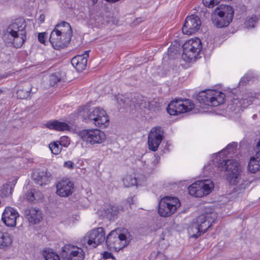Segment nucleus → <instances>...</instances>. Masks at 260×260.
I'll return each instance as SVG.
<instances>
[{"instance_id":"f03ea898","label":"nucleus","mask_w":260,"mask_h":260,"mask_svg":"<svg viewBox=\"0 0 260 260\" xmlns=\"http://www.w3.org/2000/svg\"><path fill=\"white\" fill-rule=\"evenodd\" d=\"M217 214L213 209L206 207L204 213L199 216L188 229L192 237L197 238L205 233L214 222Z\"/></svg>"},{"instance_id":"2eb2a0df","label":"nucleus","mask_w":260,"mask_h":260,"mask_svg":"<svg viewBox=\"0 0 260 260\" xmlns=\"http://www.w3.org/2000/svg\"><path fill=\"white\" fill-rule=\"evenodd\" d=\"M164 137V131L160 127H153L150 131L148 138V145L150 150L156 151Z\"/></svg>"},{"instance_id":"20e7f679","label":"nucleus","mask_w":260,"mask_h":260,"mask_svg":"<svg viewBox=\"0 0 260 260\" xmlns=\"http://www.w3.org/2000/svg\"><path fill=\"white\" fill-rule=\"evenodd\" d=\"M217 164L220 171L225 172L224 175L231 183H235L239 174V164L235 159H226L225 157H221V153L216 155L213 160Z\"/></svg>"},{"instance_id":"393cba45","label":"nucleus","mask_w":260,"mask_h":260,"mask_svg":"<svg viewBox=\"0 0 260 260\" xmlns=\"http://www.w3.org/2000/svg\"><path fill=\"white\" fill-rule=\"evenodd\" d=\"M13 242L11 235L7 232L0 231V249H7Z\"/></svg>"},{"instance_id":"7c9ffc66","label":"nucleus","mask_w":260,"mask_h":260,"mask_svg":"<svg viewBox=\"0 0 260 260\" xmlns=\"http://www.w3.org/2000/svg\"><path fill=\"white\" fill-rule=\"evenodd\" d=\"M31 90V88H28L27 89H19L16 92L17 97L20 99H27V98L29 97Z\"/></svg>"},{"instance_id":"7ed1b4c3","label":"nucleus","mask_w":260,"mask_h":260,"mask_svg":"<svg viewBox=\"0 0 260 260\" xmlns=\"http://www.w3.org/2000/svg\"><path fill=\"white\" fill-rule=\"evenodd\" d=\"M72 36V30L70 24L62 21L56 25L51 32L49 41L55 49L64 48L70 42Z\"/></svg>"},{"instance_id":"423d86ee","label":"nucleus","mask_w":260,"mask_h":260,"mask_svg":"<svg viewBox=\"0 0 260 260\" xmlns=\"http://www.w3.org/2000/svg\"><path fill=\"white\" fill-rule=\"evenodd\" d=\"M234 12L231 6L220 5L215 9L212 15L213 24L218 28L228 26L233 19Z\"/></svg>"},{"instance_id":"f8f14e48","label":"nucleus","mask_w":260,"mask_h":260,"mask_svg":"<svg viewBox=\"0 0 260 260\" xmlns=\"http://www.w3.org/2000/svg\"><path fill=\"white\" fill-rule=\"evenodd\" d=\"M105 240V233L104 229L99 227L86 233L82 240L83 244L92 248H95L98 245Z\"/></svg>"},{"instance_id":"58836bf2","label":"nucleus","mask_w":260,"mask_h":260,"mask_svg":"<svg viewBox=\"0 0 260 260\" xmlns=\"http://www.w3.org/2000/svg\"><path fill=\"white\" fill-rule=\"evenodd\" d=\"M235 148H236V145H235V144L234 143L229 144L226 146V149L225 150H224V149L222 150V152H220V153H221V157H223L222 156V155H223V153L224 154L225 151H228V154H230L231 153H233L234 152V151L235 149Z\"/></svg>"},{"instance_id":"f3484780","label":"nucleus","mask_w":260,"mask_h":260,"mask_svg":"<svg viewBox=\"0 0 260 260\" xmlns=\"http://www.w3.org/2000/svg\"><path fill=\"white\" fill-rule=\"evenodd\" d=\"M62 251L63 256L66 255L68 260H83L84 258L83 249L74 245H66L62 247Z\"/></svg>"},{"instance_id":"c756f323","label":"nucleus","mask_w":260,"mask_h":260,"mask_svg":"<svg viewBox=\"0 0 260 260\" xmlns=\"http://www.w3.org/2000/svg\"><path fill=\"white\" fill-rule=\"evenodd\" d=\"M123 184L126 187L137 185V180L136 178L132 175H127L123 180Z\"/></svg>"},{"instance_id":"5701e85b","label":"nucleus","mask_w":260,"mask_h":260,"mask_svg":"<svg viewBox=\"0 0 260 260\" xmlns=\"http://www.w3.org/2000/svg\"><path fill=\"white\" fill-rule=\"evenodd\" d=\"M89 51H86L84 54L77 55L72 58L71 63L78 72H81L85 69Z\"/></svg>"},{"instance_id":"412c9836","label":"nucleus","mask_w":260,"mask_h":260,"mask_svg":"<svg viewBox=\"0 0 260 260\" xmlns=\"http://www.w3.org/2000/svg\"><path fill=\"white\" fill-rule=\"evenodd\" d=\"M255 99V93L253 92H246L242 95L240 99H234L233 104L237 108H245L252 104Z\"/></svg>"},{"instance_id":"8fccbe9b","label":"nucleus","mask_w":260,"mask_h":260,"mask_svg":"<svg viewBox=\"0 0 260 260\" xmlns=\"http://www.w3.org/2000/svg\"><path fill=\"white\" fill-rule=\"evenodd\" d=\"M117 100H118V103L122 102V99H120V100L119 101V99H118Z\"/></svg>"},{"instance_id":"c85d7f7f","label":"nucleus","mask_w":260,"mask_h":260,"mask_svg":"<svg viewBox=\"0 0 260 260\" xmlns=\"http://www.w3.org/2000/svg\"><path fill=\"white\" fill-rule=\"evenodd\" d=\"M43 256L46 260H60L59 256L52 249H45L43 251Z\"/></svg>"},{"instance_id":"de8ad7c7","label":"nucleus","mask_w":260,"mask_h":260,"mask_svg":"<svg viewBox=\"0 0 260 260\" xmlns=\"http://www.w3.org/2000/svg\"><path fill=\"white\" fill-rule=\"evenodd\" d=\"M107 2H110V3H115L116 2L118 1L119 0H106Z\"/></svg>"},{"instance_id":"a211bd4d","label":"nucleus","mask_w":260,"mask_h":260,"mask_svg":"<svg viewBox=\"0 0 260 260\" xmlns=\"http://www.w3.org/2000/svg\"><path fill=\"white\" fill-rule=\"evenodd\" d=\"M56 194L61 197H67L74 191V183L69 179H66L58 181L56 184Z\"/></svg>"},{"instance_id":"6ab92c4d","label":"nucleus","mask_w":260,"mask_h":260,"mask_svg":"<svg viewBox=\"0 0 260 260\" xmlns=\"http://www.w3.org/2000/svg\"><path fill=\"white\" fill-rule=\"evenodd\" d=\"M19 216L18 212L15 209L7 207L3 213L2 220L7 226L14 227L16 226V220Z\"/></svg>"},{"instance_id":"e433bc0d","label":"nucleus","mask_w":260,"mask_h":260,"mask_svg":"<svg viewBox=\"0 0 260 260\" xmlns=\"http://www.w3.org/2000/svg\"><path fill=\"white\" fill-rule=\"evenodd\" d=\"M220 0H203V3L206 7L213 8L219 4Z\"/></svg>"},{"instance_id":"6e6552de","label":"nucleus","mask_w":260,"mask_h":260,"mask_svg":"<svg viewBox=\"0 0 260 260\" xmlns=\"http://www.w3.org/2000/svg\"><path fill=\"white\" fill-rule=\"evenodd\" d=\"M214 188V184L210 179L199 180L190 185L188 190L191 196L201 198L208 195Z\"/></svg>"},{"instance_id":"4be33fe9","label":"nucleus","mask_w":260,"mask_h":260,"mask_svg":"<svg viewBox=\"0 0 260 260\" xmlns=\"http://www.w3.org/2000/svg\"><path fill=\"white\" fill-rule=\"evenodd\" d=\"M24 215L28 221L32 224L39 223L42 219L41 211L34 208L25 209Z\"/></svg>"},{"instance_id":"bb28decb","label":"nucleus","mask_w":260,"mask_h":260,"mask_svg":"<svg viewBox=\"0 0 260 260\" xmlns=\"http://www.w3.org/2000/svg\"><path fill=\"white\" fill-rule=\"evenodd\" d=\"M248 170L252 173H255L260 170V157L258 156L251 157L248 165Z\"/></svg>"},{"instance_id":"a18cd8bd","label":"nucleus","mask_w":260,"mask_h":260,"mask_svg":"<svg viewBox=\"0 0 260 260\" xmlns=\"http://www.w3.org/2000/svg\"><path fill=\"white\" fill-rule=\"evenodd\" d=\"M247 81H248V80L246 79V77L244 76V77H243V78H241V79L240 80V83L241 84V83H243V82H246Z\"/></svg>"},{"instance_id":"c03bdc74","label":"nucleus","mask_w":260,"mask_h":260,"mask_svg":"<svg viewBox=\"0 0 260 260\" xmlns=\"http://www.w3.org/2000/svg\"><path fill=\"white\" fill-rule=\"evenodd\" d=\"M38 20L41 23H43L45 20V15L44 14L40 15Z\"/></svg>"},{"instance_id":"cd10ccee","label":"nucleus","mask_w":260,"mask_h":260,"mask_svg":"<svg viewBox=\"0 0 260 260\" xmlns=\"http://www.w3.org/2000/svg\"><path fill=\"white\" fill-rule=\"evenodd\" d=\"M43 194L36 189L29 190L26 194V199L29 202H38L43 198Z\"/></svg>"},{"instance_id":"f257e3e1","label":"nucleus","mask_w":260,"mask_h":260,"mask_svg":"<svg viewBox=\"0 0 260 260\" xmlns=\"http://www.w3.org/2000/svg\"><path fill=\"white\" fill-rule=\"evenodd\" d=\"M26 23L24 19L14 20L4 31L3 39L6 43L13 44L16 48L22 46L26 37Z\"/></svg>"},{"instance_id":"dca6fc26","label":"nucleus","mask_w":260,"mask_h":260,"mask_svg":"<svg viewBox=\"0 0 260 260\" xmlns=\"http://www.w3.org/2000/svg\"><path fill=\"white\" fill-rule=\"evenodd\" d=\"M201 24L199 17L197 15H191L186 18L182 27V32L187 35L193 34L199 29Z\"/></svg>"},{"instance_id":"a19ab883","label":"nucleus","mask_w":260,"mask_h":260,"mask_svg":"<svg viewBox=\"0 0 260 260\" xmlns=\"http://www.w3.org/2000/svg\"><path fill=\"white\" fill-rule=\"evenodd\" d=\"M38 38L39 42L42 44H45L46 39L47 38V33L40 32L38 34Z\"/></svg>"},{"instance_id":"473e14b6","label":"nucleus","mask_w":260,"mask_h":260,"mask_svg":"<svg viewBox=\"0 0 260 260\" xmlns=\"http://www.w3.org/2000/svg\"><path fill=\"white\" fill-rule=\"evenodd\" d=\"M156 159L155 158H153V160L148 159L147 161H145V163L146 164L145 165L146 167H145L146 171L148 172L152 171L156 166Z\"/></svg>"},{"instance_id":"9b49d317","label":"nucleus","mask_w":260,"mask_h":260,"mask_svg":"<svg viewBox=\"0 0 260 260\" xmlns=\"http://www.w3.org/2000/svg\"><path fill=\"white\" fill-rule=\"evenodd\" d=\"M202 48L201 41L199 38H195L187 41L183 46V58L185 60L196 59Z\"/></svg>"},{"instance_id":"c9c22d12","label":"nucleus","mask_w":260,"mask_h":260,"mask_svg":"<svg viewBox=\"0 0 260 260\" xmlns=\"http://www.w3.org/2000/svg\"><path fill=\"white\" fill-rule=\"evenodd\" d=\"M60 80V77L58 73H55L50 76V85L51 86H54Z\"/></svg>"},{"instance_id":"4468645a","label":"nucleus","mask_w":260,"mask_h":260,"mask_svg":"<svg viewBox=\"0 0 260 260\" xmlns=\"http://www.w3.org/2000/svg\"><path fill=\"white\" fill-rule=\"evenodd\" d=\"M81 138L91 145L101 144L106 139L104 132L98 129H84L80 133Z\"/></svg>"},{"instance_id":"9d476101","label":"nucleus","mask_w":260,"mask_h":260,"mask_svg":"<svg viewBox=\"0 0 260 260\" xmlns=\"http://www.w3.org/2000/svg\"><path fill=\"white\" fill-rule=\"evenodd\" d=\"M194 108L193 102L189 99H178L173 100L167 108L168 113L171 115L188 112Z\"/></svg>"},{"instance_id":"37998d69","label":"nucleus","mask_w":260,"mask_h":260,"mask_svg":"<svg viewBox=\"0 0 260 260\" xmlns=\"http://www.w3.org/2000/svg\"><path fill=\"white\" fill-rule=\"evenodd\" d=\"M64 166L69 169H72L74 166V163L71 161H66L64 163Z\"/></svg>"},{"instance_id":"b1692460","label":"nucleus","mask_w":260,"mask_h":260,"mask_svg":"<svg viewBox=\"0 0 260 260\" xmlns=\"http://www.w3.org/2000/svg\"><path fill=\"white\" fill-rule=\"evenodd\" d=\"M118 212V208L111 205H107L103 209L98 211V213L100 215L110 219L117 215Z\"/></svg>"},{"instance_id":"09e8293b","label":"nucleus","mask_w":260,"mask_h":260,"mask_svg":"<svg viewBox=\"0 0 260 260\" xmlns=\"http://www.w3.org/2000/svg\"><path fill=\"white\" fill-rule=\"evenodd\" d=\"M93 5L97 3L98 0H91Z\"/></svg>"},{"instance_id":"0eeeda50","label":"nucleus","mask_w":260,"mask_h":260,"mask_svg":"<svg viewBox=\"0 0 260 260\" xmlns=\"http://www.w3.org/2000/svg\"><path fill=\"white\" fill-rule=\"evenodd\" d=\"M225 94L220 91L208 89L202 91L197 95V100L201 104L217 107L224 103Z\"/></svg>"},{"instance_id":"a878e982","label":"nucleus","mask_w":260,"mask_h":260,"mask_svg":"<svg viewBox=\"0 0 260 260\" xmlns=\"http://www.w3.org/2000/svg\"><path fill=\"white\" fill-rule=\"evenodd\" d=\"M46 125L50 129H55L57 131H68L70 128V126L67 123L57 120L48 121L46 124Z\"/></svg>"},{"instance_id":"2f4dec72","label":"nucleus","mask_w":260,"mask_h":260,"mask_svg":"<svg viewBox=\"0 0 260 260\" xmlns=\"http://www.w3.org/2000/svg\"><path fill=\"white\" fill-rule=\"evenodd\" d=\"M49 148L52 153L55 155L59 154L61 150V147L59 146V144L57 142L50 143L49 144Z\"/></svg>"},{"instance_id":"1a4fd4ad","label":"nucleus","mask_w":260,"mask_h":260,"mask_svg":"<svg viewBox=\"0 0 260 260\" xmlns=\"http://www.w3.org/2000/svg\"><path fill=\"white\" fill-rule=\"evenodd\" d=\"M180 206V203L178 198L165 197L159 201L158 212L162 217H168L174 213Z\"/></svg>"},{"instance_id":"39448f33","label":"nucleus","mask_w":260,"mask_h":260,"mask_svg":"<svg viewBox=\"0 0 260 260\" xmlns=\"http://www.w3.org/2000/svg\"><path fill=\"white\" fill-rule=\"evenodd\" d=\"M79 115L87 122L97 127H106L109 124V118L106 111L100 107L95 108L91 111H88V108L84 107L79 111Z\"/></svg>"},{"instance_id":"aec40b11","label":"nucleus","mask_w":260,"mask_h":260,"mask_svg":"<svg viewBox=\"0 0 260 260\" xmlns=\"http://www.w3.org/2000/svg\"><path fill=\"white\" fill-rule=\"evenodd\" d=\"M32 178L36 184L40 186L48 184L52 179L51 175L46 170H36L32 174Z\"/></svg>"},{"instance_id":"ddd939ff","label":"nucleus","mask_w":260,"mask_h":260,"mask_svg":"<svg viewBox=\"0 0 260 260\" xmlns=\"http://www.w3.org/2000/svg\"><path fill=\"white\" fill-rule=\"evenodd\" d=\"M106 242L109 249L118 251L127 245L126 237L124 234L118 235L113 231L107 236Z\"/></svg>"},{"instance_id":"72a5a7b5","label":"nucleus","mask_w":260,"mask_h":260,"mask_svg":"<svg viewBox=\"0 0 260 260\" xmlns=\"http://www.w3.org/2000/svg\"><path fill=\"white\" fill-rule=\"evenodd\" d=\"M13 189V186L12 185H10L9 184H6L4 185L2 189V193L5 196H9L12 194Z\"/></svg>"},{"instance_id":"f704fd0d","label":"nucleus","mask_w":260,"mask_h":260,"mask_svg":"<svg viewBox=\"0 0 260 260\" xmlns=\"http://www.w3.org/2000/svg\"><path fill=\"white\" fill-rule=\"evenodd\" d=\"M257 21V18L255 16L249 18L245 21V25L247 28H253Z\"/></svg>"},{"instance_id":"4c0bfd02","label":"nucleus","mask_w":260,"mask_h":260,"mask_svg":"<svg viewBox=\"0 0 260 260\" xmlns=\"http://www.w3.org/2000/svg\"><path fill=\"white\" fill-rule=\"evenodd\" d=\"M145 107L148 108L150 110L155 111L158 107V104L155 101L153 100L151 102H147V103H146Z\"/></svg>"},{"instance_id":"ea45409f","label":"nucleus","mask_w":260,"mask_h":260,"mask_svg":"<svg viewBox=\"0 0 260 260\" xmlns=\"http://www.w3.org/2000/svg\"><path fill=\"white\" fill-rule=\"evenodd\" d=\"M59 143L61 146L67 147L70 144V140L67 137H62L60 138Z\"/></svg>"},{"instance_id":"49530a36","label":"nucleus","mask_w":260,"mask_h":260,"mask_svg":"<svg viewBox=\"0 0 260 260\" xmlns=\"http://www.w3.org/2000/svg\"><path fill=\"white\" fill-rule=\"evenodd\" d=\"M9 74L8 73H5L1 75L0 77L2 78H4L7 77Z\"/></svg>"},{"instance_id":"79ce46f5","label":"nucleus","mask_w":260,"mask_h":260,"mask_svg":"<svg viewBox=\"0 0 260 260\" xmlns=\"http://www.w3.org/2000/svg\"><path fill=\"white\" fill-rule=\"evenodd\" d=\"M103 257L104 259H108L111 258L112 259H114V257L113 254L109 252L105 251L103 254Z\"/></svg>"}]
</instances>
